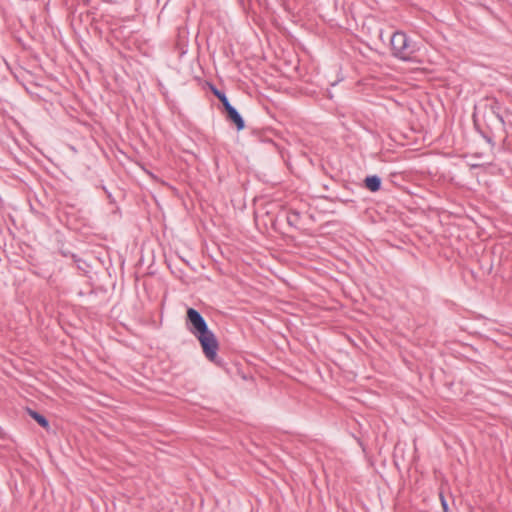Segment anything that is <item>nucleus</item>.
Masks as SVG:
<instances>
[{"label": "nucleus", "instance_id": "obj_1", "mask_svg": "<svg viewBox=\"0 0 512 512\" xmlns=\"http://www.w3.org/2000/svg\"><path fill=\"white\" fill-rule=\"evenodd\" d=\"M391 53L395 58L403 61H411L416 56L417 47L405 32L395 31L390 39Z\"/></svg>", "mask_w": 512, "mask_h": 512}, {"label": "nucleus", "instance_id": "obj_2", "mask_svg": "<svg viewBox=\"0 0 512 512\" xmlns=\"http://www.w3.org/2000/svg\"><path fill=\"white\" fill-rule=\"evenodd\" d=\"M482 118L487 128L492 131H505V121L501 115V103L495 97H486Z\"/></svg>", "mask_w": 512, "mask_h": 512}, {"label": "nucleus", "instance_id": "obj_3", "mask_svg": "<svg viewBox=\"0 0 512 512\" xmlns=\"http://www.w3.org/2000/svg\"><path fill=\"white\" fill-rule=\"evenodd\" d=\"M195 338L199 341L205 357L216 365H221V360L218 357L219 342L213 331L210 329L196 334Z\"/></svg>", "mask_w": 512, "mask_h": 512}, {"label": "nucleus", "instance_id": "obj_4", "mask_svg": "<svg viewBox=\"0 0 512 512\" xmlns=\"http://www.w3.org/2000/svg\"><path fill=\"white\" fill-rule=\"evenodd\" d=\"M185 325L187 330L194 336L209 329L201 313L192 307H188L186 310Z\"/></svg>", "mask_w": 512, "mask_h": 512}, {"label": "nucleus", "instance_id": "obj_5", "mask_svg": "<svg viewBox=\"0 0 512 512\" xmlns=\"http://www.w3.org/2000/svg\"><path fill=\"white\" fill-rule=\"evenodd\" d=\"M224 113L227 121L232 123L238 131H241L245 128V121L237 111V109L231 104L224 108Z\"/></svg>", "mask_w": 512, "mask_h": 512}, {"label": "nucleus", "instance_id": "obj_6", "mask_svg": "<svg viewBox=\"0 0 512 512\" xmlns=\"http://www.w3.org/2000/svg\"><path fill=\"white\" fill-rule=\"evenodd\" d=\"M382 180L377 175H369L364 179V187L371 191L377 192L381 189Z\"/></svg>", "mask_w": 512, "mask_h": 512}, {"label": "nucleus", "instance_id": "obj_7", "mask_svg": "<svg viewBox=\"0 0 512 512\" xmlns=\"http://www.w3.org/2000/svg\"><path fill=\"white\" fill-rule=\"evenodd\" d=\"M286 220L289 226L299 229L301 224V214L295 210H289L286 214Z\"/></svg>", "mask_w": 512, "mask_h": 512}, {"label": "nucleus", "instance_id": "obj_8", "mask_svg": "<svg viewBox=\"0 0 512 512\" xmlns=\"http://www.w3.org/2000/svg\"><path fill=\"white\" fill-rule=\"evenodd\" d=\"M27 413L29 416L35 420L42 428L48 429L49 428V420L41 413L31 409L27 408Z\"/></svg>", "mask_w": 512, "mask_h": 512}, {"label": "nucleus", "instance_id": "obj_9", "mask_svg": "<svg viewBox=\"0 0 512 512\" xmlns=\"http://www.w3.org/2000/svg\"><path fill=\"white\" fill-rule=\"evenodd\" d=\"M207 84L209 85V88L213 95L221 102L223 108H226L228 105L231 104L223 91L219 90L214 84L210 82H207Z\"/></svg>", "mask_w": 512, "mask_h": 512}, {"label": "nucleus", "instance_id": "obj_10", "mask_svg": "<svg viewBox=\"0 0 512 512\" xmlns=\"http://www.w3.org/2000/svg\"><path fill=\"white\" fill-rule=\"evenodd\" d=\"M439 498H440V501H441L443 512H448L449 506H448L447 500L445 499L444 494H443L442 491L439 492Z\"/></svg>", "mask_w": 512, "mask_h": 512}, {"label": "nucleus", "instance_id": "obj_11", "mask_svg": "<svg viewBox=\"0 0 512 512\" xmlns=\"http://www.w3.org/2000/svg\"><path fill=\"white\" fill-rule=\"evenodd\" d=\"M479 114L477 112H474L473 113V122L475 124V126H478V121H479Z\"/></svg>", "mask_w": 512, "mask_h": 512}, {"label": "nucleus", "instance_id": "obj_12", "mask_svg": "<svg viewBox=\"0 0 512 512\" xmlns=\"http://www.w3.org/2000/svg\"><path fill=\"white\" fill-rule=\"evenodd\" d=\"M103 189L105 190V193L107 194V197L110 200V202L111 203L115 202V200L112 198V195L105 188H103Z\"/></svg>", "mask_w": 512, "mask_h": 512}]
</instances>
